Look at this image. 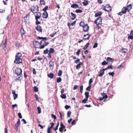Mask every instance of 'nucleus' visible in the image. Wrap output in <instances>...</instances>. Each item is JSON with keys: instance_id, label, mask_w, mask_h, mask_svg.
<instances>
[{"instance_id": "f257e3e1", "label": "nucleus", "mask_w": 133, "mask_h": 133, "mask_svg": "<svg viewBox=\"0 0 133 133\" xmlns=\"http://www.w3.org/2000/svg\"><path fill=\"white\" fill-rule=\"evenodd\" d=\"M38 38L39 39H42V40L40 43L39 42L36 41H34L33 42V44L35 48H38L37 47V46L39 44L41 45V47L39 48L42 49L45 46H46L49 44V42H45V41L46 40V37H38Z\"/></svg>"}, {"instance_id": "f03ea898", "label": "nucleus", "mask_w": 133, "mask_h": 133, "mask_svg": "<svg viewBox=\"0 0 133 133\" xmlns=\"http://www.w3.org/2000/svg\"><path fill=\"white\" fill-rule=\"evenodd\" d=\"M22 56V54L21 53L18 52L17 54L15 56V62H17V63H18V62L17 61V59L19 58V62H22V60L21 58H20V57Z\"/></svg>"}, {"instance_id": "7ed1b4c3", "label": "nucleus", "mask_w": 133, "mask_h": 133, "mask_svg": "<svg viewBox=\"0 0 133 133\" xmlns=\"http://www.w3.org/2000/svg\"><path fill=\"white\" fill-rule=\"evenodd\" d=\"M31 11L33 13H37L38 11V7L37 6H33L31 8Z\"/></svg>"}, {"instance_id": "20e7f679", "label": "nucleus", "mask_w": 133, "mask_h": 133, "mask_svg": "<svg viewBox=\"0 0 133 133\" xmlns=\"http://www.w3.org/2000/svg\"><path fill=\"white\" fill-rule=\"evenodd\" d=\"M102 18L101 17H99L98 18L96 19L94 22L97 25L100 24L102 23Z\"/></svg>"}, {"instance_id": "39448f33", "label": "nucleus", "mask_w": 133, "mask_h": 133, "mask_svg": "<svg viewBox=\"0 0 133 133\" xmlns=\"http://www.w3.org/2000/svg\"><path fill=\"white\" fill-rule=\"evenodd\" d=\"M15 74L18 76H20L22 74V70L21 69L17 68L15 70Z\"/></svg>"}, {"instance_id": "423d86ee", "label": "nucleus", "mask_w": 133, "mask_h": 133, "mask_svg": "<svg viewBox=\"0 0 133 133\" xmlns=\"http://www.w3.org/2000/svg\"><path fill=\"white\" fill-rule=\"evenodd\" d=\"M104 10L107 11H110L111 9V7L109 5H106L105 6H104Z\"/></svg>"}, {"instance_id": "0eeeda50", "label": "nucleus", "mask_w": 133, "mask_h": 133, "mask_svg": "<svg viewBox=\"0 0 133 133\" xmlns=\"http://www.w3.org/2000/svg\"><path fill=\"white\" fill-rule=\"evenodd\" d=\"M102 95L103 96V97H100L99 98V100L100 101L103 100L104 99L108 98L107 95L105 94L104 93H103L102 94Z\"/></svg>"}, {"instance_id": "6e6552de", "label": "nucleus", "mask_w": 133, "mask_h": 133, "mask_svg": "<svg viewBox=\"0 0 133 133\" xmlns=\"http://www.w3.org/2000/svg\"><path fill=\"white\" fill-rule=\"evenodd\" d=\"M83 30L85 32H87L88 31L89 27L87 24L85 25L83 27Z\"/></svg>"}, {"instance_id": "1a4fd4ad", "label": "nucleus", "mask_w": 133, "mask_h": 133, "mask_svg": "<svg viewBox=\"0 0 133 133\" xmlns=\"http://www.w3.org/2000/svg\"><path fill=\"white\" fill-rule=\"evenodd\" d=\"M12 93L14 96V99L15 100L18 97V94H16L15 91L14 90H12Z\"/></svg>"}, {"instance_id": "9d476101", "label": "nucleus", "mask_w": 133, "mask_h": 133, "mask_svg": "<svg viewBox=\"0 0 133 133\" xmlns=\"http://www.w3.org/2000/svg\"><path fill=\"white\" fill-rule=\"evenodd\" d=\"M36 29L37 31L39 32H42V27L38 25L36 27Z\"/></svg>"}, {"instance_id": "9b49d317", "label": "nucleus", "mask_w": 133, "mask_h": 133, "mask_svg": "<svg viewBox=\"0 0 133 133\" xmlns=\"http://www.w3.org/2000/svg\"><path fill=\"white\" fill-rule=\"evenodd\" d=\"M48 14L46 11H45L43 14L42 17L43 18H46L48 17Z\"/></svg>"}, {"instance_id": "f8f14e48", "label": "nucleus", "mask_w": 133, "mask_h": 133, "mask_svg": "<svg viewBox=\"0 0 133 133\" xmlns=\"http://www.w3.org/2000/svg\"><path fill=\"white\" fill-rule=\"evenodd\" d=\"M71 16H70V18H71V19L72 20H74L75 18L76 17L75 15L72 12H71Z\"/></svg>"}, {"instance_id": "ddd939ff", "label": "nucleus", "mask_w": 133, "mask_h": 133, "mask_svg": "<svg viewBox=\"0 0 133 133\" xmlns=\"http://www.w3.org/2000/svg\"><path fill=\"white\" fill-rule=\"evenodd\" d=\"M41 15V13L39 12L37 14V15L35 16L36 19L37 20V19L40 18Z\"/></svg>"}, {"instance_id": "4468645a", "label": "nucleus", "mask_w": 133, "mask_h": 133, "mask_svg": "<svg viewBox=\"0 0 133 133\" xmlns=\"http://www.w3.org/2000/svg\"><path fill=\"white\" fill-rule=\"evenodd\" d=\"M90 36V35L89 34H87L86 35H85L84 36V38L85 39H89V38Z\"/></svg>"}, {"instance_id": "2eb2a0df", "label": "nucleus", "mask_w": 133, "mask_h": 133, "mask_svg": "<svg viewBox=\"0 0 133 133\" xmlns=\"http://www.w3.org/2000/svg\"><path fill=\"white\" fill-rule=\"evenodd\" d=\"M81 65H83V63L81 62H79V63L76 66V69H79L81 67Z\"/></svg>"}, {"instance_id": "dca6fc26", "label": "nucleus", "mask_w": 133, "mask_h": 133, "mask_svg": "<svg viewBox=\"0 0 133 133\" xmlns=\"http://www.w3.org/2000/svg\"><path fill=\"white\" fill-rule=\"evenodd\" d=\"M128 11H129L132 8V5L130 4L128 5L127 7L126 8Z\"/></svg>"}, {"instance_id": "f3484780", "label": "nucleus", "mask_w": 133, "mask_h": 133, "mask_svg": "<svg viewBox=\"0 0 133 133\" xmlns=\"http://www.w3.org/2000/svg\"><path fill=\"white\" fill-rule=\"evenodd\" d=\"M78 5L76 4H73L71 6V7L74 8H78Z\"/></svg>"}, {"instance_id": "a211bd4d", "label": "nucleus", "mask_w": 133, "mask_h": 133, "mask_svg": "<svg viewBox=\"0 0 133 133\" xmlns=\"http://www.w3.org/2000/svg\"><path fill=\"white\" fill-rule=\"evenodd\" d=\"M122 13H123V14H125L126 12L128 11V10H127V9L126 8V7H124L122 9Z\"/></svg>"}, {"instance_id": "6ab92c4d", "label": "nucleus", "mask_w": 133, "mask_h": 133, "mask_svg": "<svg viewBox=\"0 0 133 133\" xmlns=\"http://www.w3.org/2000/svg\"><path fill=\"white\" fill-rule=\"evenodd\" d=\"M54 74L52 73H50L48 74V77L51 78H53Z\"/></svg>"}, {"instance_id": "aec40b11", "label": "nucleus", "mask_w": 133, "mask_h": 133, "mask_svg": "<svg viewBox=\"0 0 133 133\" xmlns=\"http://www.w3.org/2000/svg\"><path fill=\"white\" fill-rule=\"evenodd\" d=\"M102 14V13L101 12H99L95 14V16L96 17H97L101 15Z\"/></svg>"}, {"instance_id": "412c9836", "label": "nucleus", "mask_w": 133, "mask_h": 133, "mask_svg": "<svg viewBox=\"0 0 133 133\" xmlns=\"http://www.w3.org/2000/svg\"><path fill=\"white\" fill-rule=\"evenodd\" d=\"M50 67H53L54 66V62L52 61H50L49 63Z\"/></svg>"}, {"instance_id": "4be33fe9", "label": "nucleus", "mask_w": 133, "mask_h": 133, "mask_svg": "<svg viewBox=\"0 0 133 133\" xmlns=\"http://www.w3.org/2000/svg\"><path fill=\"white\" fill-rule=\"evenodd\" d=\"M106 60L108 62H112L113 61V59L110 57H107Z\"/></svg>"}, {"instance_id": "5701e85b", "label": "nucleus", "mask_w": 133, "mask_h": 133, "mask_svg": "<svg viewBox=\"0 0 133 133\" xmlns=\"http://www.w3.org/2000/svg\"><path fill=\"white\" fill-rule=\"evenodd\" d=\"M6 41H7V39H6V38L5 42L4 44V50H6V45H7Z\"/></svg>"}, {"instance_id": "b1692460", "label": "nucleus", "mask_w": 133, "mask_h": 133, "mask_svg": "<svg viewBox=\"0 0 133 133\" xmlns=\"http://www.w3.org/2000/svg\"><path fill=\"white\" fill-rule=\"evenodd\" d=\"M89 92H86L85 93V95L86 98H88L89 97Z\"/></svg>"}, {"instance_id": "393cba45", "label": "nucleus", "mask_w": 133, "mask_h": 133, "mask_svg": "<svg viewBox=\"0 0 133 133\" xmlns=\"http://www.w3.org/2000/svg\"><path fill=\"white\" fill-rule=\"evenodd\" d=\"M20 43L19 42H16L15 44V45L16 47L19 48L20 46Z\"/></svg>"}, {"instance_id": "a878e982", "label": "nucleus", "mask_w": 133, "mask_h": 133, "mask_svg": "<svg viewBox=\"0 0 133 133\" xmlns=\"http://www.w3.org/2000/svg\"><path fill=\"white\" fill-rule=\"evenodd\" d=\"M40 2L41 5H45V3L44 0H40Z\"/></svg>"}, {"instance_id": "bb28decb", "label": "nucleus", "mask_w": 133, "mask_h": 133, "mask_svg": "<svg viewBox=\"0 0 133 133\" xmlns=\"http://www.w3.org/2000/svg\"><path fill=\"white\" fill-rule=\"evenodd\" d=\"M54 51V50L53 48H50V50H49V53H52Z\"/></svg>"}, {"instance_id": "cd10ccee", "label": "nucleus", "mask_w": 133, "mask_h": 133, "mask_svg": "<svg viewBox=\"0 0 133 133\" xmlns=\"http://www.w3.org/2000/svg\"><path fill=\"white\" fill-rule=\"evenodd\" d=\"M89 43H87L86 44L85 46L83 48V49L84 50L86 49L88 47L89 45Z\"/></svg>"}, {"instance_id": "c85d7f7f", "label": "nucleus", "mask_w": 133, "mask_h": 133, "mask_svg": "<svg viewBox=\"0 0 133 133\" xmlns=\"http://www.w3.org/2000/svg\"><path fill=\"white\" fill-rule=\"evenodd\" d=\"M75 12L77 13H81L82 11L79 9H76L75 11Z\"/></svg>"}, {"instance_id": "c756f323", "label": "nucleus", "mask_w": 133, "mask_h": 133, "mask_svg": "<svg viewBox=\"0 0 133 133\" xmlns=\"http://www.w3.org/2000/svg\"><path fill=\"white\" fill-rule=\"evenodd\" d=\"M61 97L63 99H65L66 98V96L64 94H62L61 95Z\"/></svg>"}, {"instance_id": "7c9ffc66", "label": "nucleus", "mask_w": 133, "mask_h": 133, "mask_svg": "<svg viewBox=\"0 0 133 133\" xmlns=\"http://www.w3.org/2000/svg\"><path fill=\"white\" fill-rule=\"evenodd\" d=\"M108 63L107 62H106L105 61H104L101 63L102 65H105L108 64Z\"/></svg>"}, {"instance_id": "2f4dec72", "label": "nucleus", "mask_w": 133, "mask_h": 133, "mask_svg": "<svg viewBox=\"0 0 133 133\" xmlns=\"http://www.w3.org/2000/svg\"><path fill=\"white\" fill-rule=\"evenodd\" d=\"M127 51V49H126L123 48L122 50V52L123 53H126Z\"/></svg>"}, {"instance_id": "473e14b6", "label": "nucleus", "mask_w": 133, "mask_h": 133, "mask_svg": "<svg viewBox=\"0 0 133 133\" xmlns=\"http://www.w3.org/2000/svg\"><path fill=\"white\" fill-rule=\"evenodd\" d=\"M93 81L92 78H91L89 81V85H91L92 83L93 82Z\"/></svg>"}, {"instance_id": "72a5a7b5", "label": "nucleus", "mask_w": 133, "mask_h": 133, "mask_svg": "<svg viewBox=\"0 0 133 133\" xmlns=\"http://www.w3.org/2000/svg\"><path fill=\"white\" fill-rule=\"evenodd\" d=\"M85 25L84 24V22H81L80 23L79 25L80 26H82V27H83L84 26V25Z\"/></svg>"}, {"instance_id": "f704fd0d", "label": "nucleus", "mask_w": 133, "mask_h": 133, "mask_svg": "<svg viewBox=\"0 0 133 133\" xmlns=\"http://www.w3.org/2000/svg\"><path fill=\"white\" fill-rule=\"evenodd\" d=\"M22 79V76H20L19 77H18V78H16V81H17L18 80L19 81H21Z\"/></svg>"}, {"instance_id": "c9c22d12", "label": "nucleus", "mask_w": 133, "mask_h": 133, "mask_svg": "<svg viewBox=\"0 0 133 133\" xmlns=\"http://www.w3.org/2000/svg\"><path fill=\"white\" fill-rule=\"evenodd\" d=\"M37 109L38 111V114H40L41 112V108L39 107H38Z\"/></svg>"}, {"instance_id": "e433bc0d", "label": "nucleus", "mask_w": 133, "mask_h": 133, "mask_svg": "<svg viewBox=\"0 0 133 133\" xmlns=\"http://www.w3.org/2000/svg\"><path fill=\"white\" fill-rule=\"evenodd\" d=\"M83 3L84 6H86L88 4V1H86L83 2Z\"/></svg>"}, {"instance_id": "4c0bfd02", "label": "nucleus", "mask_w": 133, "mask_h": 133, "mask_svg": "<svg viewBox=\"0 0 133 133\" xmlns=\"http://www.w3.org/2000/svg\"><path fill=\"white\" fill-rule=\"evenodd\" d=\"M61 80L62 79L60 77H58L57 78V83H59L61 81Z\"/></svg>"}, {"instance_id": "58836bf2", "label": "nucleus", "mask_w": 133, "mask_h": 133, "mask_svg": "<svg viewBox=\"0 0 133 133\" xmlns=\"http://www.w3.org/2000/svg\"><path fill=\"white\" fill-rule=\"evenodd\" d=\"M60 125H61V127L62 128V129H64L65 128V126L61 122L60 123Z\"/></svg>"}, {"instance_id": "ea45409f", "label": "nucleus", "mask_w": 133, "mask_h": 133, "mask_svg": "<svg viewBox=\"0 0 133 133\" xmlns=\"http://www.w3.org/2000/svg\"><path fill=\"white\" fill-rule=\"evenodd\" d=\"M71 113V112L70 111H68V112L67 114V117H70V116Z\"/></svg>"}, {"instance_id": "a19ab883", "label": "nucleus", "mask_w": 133, "mask_h": 133, "mask_svg": "<svg viewBox=\"0 0 133 133\" xmlns=\"http://www.w3.org/2000/svg\"><path fill=\"white\" fill-rule=\"evenodd\" d=\"M104 71H102V72H101L100 74L98 75V76L100 77H102L104 75Z\"/></svg>"}, {"instance_id": "79ce46f5", "label": "nucleus", "mask_w": 133, "mask_h": 133, "mask_svg": "<svg viewBox=\"0 0 133 133\" xmlns=\"http://www.w3.org/2000/svg\"><path fill=\"white\" fill-rule=\"evenodd\" d=\"M48 6H46L43 9V10L45 11H46L48 9Z\"/></svg>"}, {"instance_id": "37998d69", "label": "nucleus", "mask_w": 133, "mask_h": 133, "mask_svg": "<svg viewBox=\"0 0 133 133\" xmlns=\"http://www.w3.org/2000/svg\"><path fill=\"white\" fill-rule=\"evenodd\" d=\"M57 34V32H55L54 33H53V34H52L50 35V36L51 37H54V36L56 35Z\"/></svg>"}, {"instance_id": "c03bdc74", "label": "nucleus", "mask_w": 133, "mask_h": 133, "mask_svg": "<svg viewBox=\"0 0 133 133\" xmlns=\"http://www.w3.org/2000/svg\"><path fill=\"white\" fill-rule=\"evenodd\" d=\"M88 98H86L84 99L82 101V103H86V102L88 100Z\"/></svg>"}, {"instance_id": "a18cd8bd", "label": "nucleus", "mask_w": 133, "mask_h": 133, "mask_svg": "<svg viewBox=\"0 0 133 133\" xmlns=\"http://www.w3.org/2000/svg\"><path fill=\"white\" fill-rule=\"evenodd\" d=\"M48 49H46V50H44L43 53L45 54H46L48 53Z\"/></svg>"}, {"instance_id": "49530a36", "label": "nucleus", "mask_w": 133, "mask_h": 133, "mask_svg": "<svg viewBox=\"0 0 133 133\" xmlns=\"http://www.w3.org/2000/svg\"><path fill=\"white\" fill-rule=\"evenodd\" d=\"M51 116L54 119H56L57 118L56 116L53 114L51 115Z\"/></svg>"}, {"instance_id": "de8ad7c7", "label": "nucleus", "mask_w": 133, "mask_h": 133, "mask_svg": "<svg viewBox=\"0 0 133 133\" xmlns=\"http://www.w3.org/2000/svg\"><path fill=\"white\" fill-rule=\"evenodd\" d=\"M62 74V72L61 70H60L59 71L58 73V76H60Z\"/></svg>"}, {"instance_id": "09e8293b", "label": "nucleus", "mask_w": 133, "mask_h": 133, "mask_svg": "<svg viewBox=\"0 0 133 133\" xmlns=\"http://www.w3.org/2000/svg\"><path fill=\"white\" fill-rule=\"evenodd\" d=\"M108 74L110 76H111L112 77L114 76V72H109L108 73Z\"/></svg>"}, {"instance_id": "8fccbe9b", "label": "nucleus", "mask_w": 133, "mask_h": 133, "mask_svg": "<svg viewBox=\"0 0 133 133\" xmlns=\"http://www.w3.org/2000/svg\"><path fill=\"white\" fill-rule=\"evenodd\" d=\"M34 91L35 92H37L38 91V89L36 87H34Z\"/></svg>"}, {"instance_id": "3c124183", "label": "nucleus", "mask_w": 133, "mask_h": 133, "mask_svg": "<svg viewBox=\"0 0 133 133\" xmlns=\"http://www.w3.org/2000/svg\"><path fill=\"white\" fill-rule=\"evenodd\" d=\"M107 69H112V66L111 65H110L107 67Z\"/></svg>"}, {"instance_id": "603ef678", "label": "nucleus", "mask_w": 133, "mask_h": 133, "mask_svg": "<svg viewBox=\"0 0 133 133\" xmlns=\"http://www.w3.org/2000/svg\"><path fill=\"white\" fill-rule=\"evenodd\" d=\"M83 85H81L80 86V92L81 93H82V92H83Z\"/></svg>"}, {"instance_id": "864d4df0", "label": "nucleus", "mask_w": 133, "mask_h": 133, "mask_svg": "<svg viewBox=\"0 0 133 133\" xmlns=\"http://www.w3.org/2000/svg\"><path fill=\"white\" fill-rule=\"evenodd\" d=\"M41 23V22H40L38 21V19H37V20H36V24L37 25H38V24H40Z\"/></svg>"}, {"instance_id": "5fc2aeb1", "label": "nucleus", "mask_w": 133, "mask_h": 133, "mask_svg": "<svg viewBox=\"0 0 133 133\" xmlns=\"http://www.w3.org/2000/svg\"><path fill=\"white\" fill-rule=\"evenodd\" d=\"M51 124V126L50 127H49L51 129H52L53 128V127L54 126V123H50Z\"/></svg>"}, {"instance_id": "6e6d98bb", "label": "nucleus", "mask_w": 133, "mask_h": 133, "mask_svg": "<svg viewBox=\"0 0 133 133\" xmlns=\"http://www.w3.org/2000/svg\"><path fill=\"white\" fill-rule=\"evenodd\" d=\"M91 87V85H89V86L87 88L86 90L87 91H90V89Z\"/></svg>"}, {"instance_id": "4d7b16f0", "label": "nucleus", "mask_w": 133, "mask_h": 133, "mask_svg": "<svg viewBox=\"0 0 133 133\" xmlns=\"http://www.w3.org/2000/svg\"><path fill=\"white\" fill-rule=\"evenodd\" d=\"M129 39H133V35H131L130 36H129L128 37Z\"/></svg>"}, {"instance_id": "13d9d810", "label": "nucleus", "mask_w": 133, "mask_h": 133, "mask_svg": "<svg viewBox=\"0 0 133 133\" xmlns=\"http://www.w3.org/2000/svg\"><path fill=\"white\" fill-rule=\"evenodd\" d=\"M97 43H95L94 44V45L93 46V48H96L97 46Z\"/></svg>"}, {"instance_id": "bf43d9fd", "label": "nucleus", "mask_w": 133, "mask_h": 133, "mask_svg": "<svg viewBox=\"0 0 133 133\" xmlns=\"http://www.w3.org/2000/svg\"><path fill=\"white\" fill-rule=\"evenodd\" d=\"M20 124V120L18 119V121L17 122V124H18L17 126H19Z\"/></svg>"}, {"instance_id": "052dcab7", "label": "nucleus", "mask_w": 133, "mask_h": 133, "mask_svg": "<svg viewBox=\"0 0 133 133\" xmlns=\"http://www.w3.org/2000/svg\"><path fill=\"white\" fill-rule=\"evenodd\" d=\"M18 116L20 118H22V116L21 113H19L18 114Z\"/></svg>"}, {"instance_id": "680f3d73", "label": "nucleus", "mask_w": 133, "mask_h": 133, "mask_svg": "<svg viewBox=\"0 0 133 133\" xmlns=\"http://www.w3.org/2000/svg\"><path fill=\"white\" fill-rule=\"evenodd\" d=\"M21 32L22 33V35H24L25 34L24 31L23 29L21 30Z\"/></svg>"}, {"instance_id": "e2e57ef3", "label": "nucleus", "mask_w": 133, "mask_h": 133, "mask_svg": "<svg viewBox=\"0 0 133 133\" xmlns=\"http://www.w3.org/2000/svg\"><path fill=\"white\" fill-rule=\"evenodd\" d=\"M75 122H76V120H74L72 122V125H73L74 124H75Z\"/></svg>"}, {"instance_id": "0e129e2a", "label": "nucleus", "mask_w": 133, "mask_h": 133, "mask_svg": "<svg viewBox=\"0 0 133 133\" xmlns=\"http://www.w3.org/2000/svg\"><path fill=\"white\" fill-rule=\"evenodd\" d=\"M51 129L48 127L47 129V132L48 133H50Z\"/></svg>"}, {"instance_id": "69168bd1", "label": "nucleus", "mask_w": 133, "mask_h": 133, "mask_svg": "<svg viewBox=\"0 0 133 133\" xmlns=\"http://www.w3.org/2000/svg\"><path fill=\"white\" fill-rule=\"evenodd\" d=\"M70 107V106L69 105H66L65 107V108L66 109H68Z\"/></svg>"}, {"instance_id": "338daca9", "label": "nucleus", "mask_w": 133, "mask_h": 133, "mask_svg": "<svg viewBox=\"0 0 133 133\" xmlns=\"http://www.w3.org/2000/svg\"><path fill=\"white\" fill-rule=\"evenodd\" d=\"M35 97L36 98V100L37 101H38L39 100V98L38 97L37 95H35Z\"/></svg>"}, {"instance_id": "774afa93", "label": "nucleus", "mask_w": 133, "mask_h": 133, "mask_svg": "<svg viewBox=\"0 0 133 133\" xmlns=\"http://www.w3.org/2000/svg\"><path fill=\"white\" fill-rule=\"evenodd\" d=\"M80 61V59H78L77 60L75 61V63L77 64Z\"/></svg>"}]
</instances>
